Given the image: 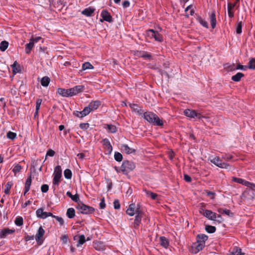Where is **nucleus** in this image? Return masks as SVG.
Listing matches in <instances>:
<instances>
[{
  "mask_svg": "<svg viewBox=\"0 0 255 255\" xmlns=\"http://www.w3.org/2000/svg\"><path fill=\"white\" fill-rule=\"evenodd\" d=\"M48 189H49V186L47 184H43L41 187V190L43 193L47 192L48 190Z\"/></svg>",
  "mask_w": 255,
  "mask_h": 255,
  "instance_id": "obj_57",
  "label": "nucleus"
},
{
  "mask_svg": "<svg viewBox=\"0 0 255 255\" xmlns=\"http://www.w3.org/2000/svg\"><path fill=\"white\" fill-rule=\"evenodd\" d=\"M121 149L127 154H130L135 151L133 148H130L127 144H123Z\"/></svg>",
  "mask_w": 255,
  "mask_h": 255,
  "instance_id": "obj_23",
  "label": "nucleus"
},
{
  "mask_svg": "<svg viewBox=\"0 0 255 255\" xmlns=\"http://www.w3.org/2000/svg\"><path fill=\"white\" fill-rule=\"evenodd\" d=\"M224 67L228 71H232L236 70L235 65L234 64H226L224 65Z\"/></svg>",
  "mask_w": 255,
  "mask_h": 255,
  "instance_id": "obj_40",
  "label": "nucleus"
},
{
  "mask_svg": "<svg viewBox=\"0 0 255 255\" xmlns=\"http://www.w3.org/2000/svg\"><path fill=\"white\" fill-rule=\"evenodd\" d=\"M130 107L136 113L139 115H141L143 113L142 110L135 104H130Z\"/></svg>",
  "mask_w": 255,
  "mask_h": 255,
  "instance_id": "obj_27",
  "label": "nucleus"
},
{
  "mask_svg": "<svg viewBox=\"0 0 255 255\" xmlns=\"http://www.w3.org/2000/svg\"><path fill=\"white\" fill-rule=\"evenodd\" d=\"M17 64V62L15 61L13 63V64L11 65L12 72L14 74H15L17 73L20 72V67H17L16 65Z\"/></svg>",
  "mask_w": 255,
  "mask_h": 255,
  "instance_id": "obj_35",
  "label": "nucleus"
},
{
  "mask_svg": "<svg viewBox=\"0 0 255 255\" xmlns=\"http://www.w3.org/2000/svg\"><path fill=\"white\" fill-rule=\"evenodd\" d=\"M15 232L14 229H9L8 228H4L0 230V238H5L8 235L12 234Z\"/></svg>",
  "mask_w": 255,
  "mask_h": 255,
  "instance_id": "obj_17",
  "label": "nucleus"
},
{
  "mask_svg": "<svg viewBox=\"0 0 255 255\" xmlns=\"http://www.w3.org/2000/svg\"><path fill=\"white\" fill-rule=\"evenodd\" d=\"M8 42L6 41H2L0 43V50L4 51L8 47Z\"/></svg>",
  "mask_w": 255,
  "mask_h": 255,
  "instance_id": "obj_34",
  "label": "nucleus"
},
{
  "mask_svg": "<svg viewBox=\"0 0 255 255\" xmlns=\"http://www.w3.org/2000/svg\"><path fill=\"white\" fill-rule=\"evenodd\" d=\"M89 127V124L88 123H81L80 124V128L86 130Z\"/></svg>",
  "mask_w": 255,
  "mask_h": 255,
  "instance_id": "obj_58",
  "label": "nucleus"
},
{
  "mask_svg": "<svg viewBox=\"0 0 255 255\" xmlns=\"http://www.w3.org/2000/svg\"><path fill=\"white\" fill-rule=\"evenodd\" d=\"M209 160L216 166L225 169H229L230 165L224 162L219 156L211 157L209 158Z\"/></svg>",
  "mask_w": 255,
  "mask_h": 255,
  "instance_id": "obj_4",
  "label": "nucleus"
},
{
  "mask_svg": "<svg viewBox=\"0 0 255 255\" xmlns=\"http://www.w3.org/2000/svg\"><path fill=\"white\" fill-rule=\"evenodd\" d=\"M14 222L17 226H20L23 224V219L21 217H18L15 219Z\"/></svg>",
  "mask_w": 255,
  "mask_h": 255,
  "instance_id": "obj_47",
  "label": "nucleus"
},
{
  "mask_svg": "<svg viewBox=\"0 0 255 255\" xmlns=\"http://www.w3.org/2000/svg\"><path fill=\"white\" fill-rule=\"evenodd\" d=\"M207 239L208 236L205 234H199L197 236V241L204 243V244Z\"/></svg>",
  "mask_w": 255,
  "mask_h": 255,
  "instance_id": "obj_29",
  "label": "nucleus"
},
{
  "mask_svg": "<svg viewBox=\"0 0 255 255\" xmlns=\"http://www.w3.org/2000/svg\"><path fill=\"white\" fill-rule=\"evenodd\" d=\"M244 76V74L242 73L238 72L235 75L232 77V80L235 82H239L241 80V78Z\"/></svg>",
  "mask_w": 255,
  "mask_h": 255,
  "instance_id": "obj_33",
  "label": "nucleus"
},
{
  "mask_svg": "<svg viewBox=\"0 0 255 255\" xmlns=\"http://www.w3.org/2000/svg\"><path fill=\"white\" fill-rule=\"evenodd\" d=\"M210 21L212 28H214L216 25V18L215 11H212L210 14Z\"/></svg>",
  "mask_w": 255,
  "mask_h": 255,
  "instance_id": "obj_21",
  "label": "nucleus"
},
{
  "mask_svg": "<svg viewBox=\"0 0 255 255\" xmlns=\"http://www.w3.org/2000/svg\"><path fill=\"white\" fill-rule=\"evenodd\" d=\"M84 90V86L83 85H77L69 89L70 97L76 95L82 92Z\"/></svg>",
  "mask_w": 255,
  "mask_h": 255,
  "instance_id": "obj_12",
  "label": "nucleus"
},
{
  "mask_svg": "<svg viewBox=\"0 0 255 255\" xmlns=\"http://www.w3.org/2000/svg\"><path fill=\"white\" fill-rule=\"evenodd\" d=\"M50 78L47 76L43 77L41 80V84L43 87H47L50 83Z\"/></svg>",
  "mask_w": 255,
  "mask_h": 255,
  "instance_id": "obj_31",
  "label": "nucleus"
},
{
  "mask_svg": "<svg viewBox=\"0 0 255 255\" xmlns=\"http://www.w3.org/2000/svg\"><path fill=\"white\" fill-rule=\"evenodd\" d=\"M94 248L96 250L99 251H103L104 250V246L102 244L99 242L94 244Z\"/></svg>",
  "mask_w": 255,
  "mask_h": 255,
  "instance_id": "obj_43",
  "label": "nucleus"
},
{
  "mask_svg": "<svg viewBox=\"0 0 255 255\" xmlns=\"http://www.w3.org/2000/svg\"><path fill=\"white\" fill-rule=\"evenodd\" d=\"M6 136L7 138L13 140L16 137V134L14 132L9 131L7 133Z\"/></svg>",
  "mask_w": 255,
  "mask_h": 255,
  "instance_id": "obj_49",
  "label": "nucleus"
},
{
  "mask_svg": "<svg viewBox=\"0 0 255 255\" xmlns=\"http://www.w3.org/2000/svg\"><path fill=\"white\" fill-rule=\"evenodd\" d=\"M69 91V89L58 88L57 93L63 97H70V92Z\"/></svg>",
  "mask_w": 255,
  "mask_h": 255,
  "instance_id": "obj_20",
  "label": "nucleus"
},
{
  "mask_svg": "<svg viewBox=\"0 0 255 255\" xmlns=\"http://www.w3.org/2000/svg\"><path fill=\"white\" fill-rule=\"evenodd\" d=\"M184 114L186 117L192 119L200 120L202 118H205V117L202 116L200 113H198L195 110L190 109L185 110Z\"/></svg>",
  "mask_w": 255,
  "mask_h": 255,
  "instance_id": "obj_6",
  "label": "nucleus"
},
{
  "mask_svg": "<svg viewBox=\"0 0 255 255\" xmlns=\"http://www.w3.org/2000/svg\"><path fill=\"white\" fill-rule=\"evenodd\" d=\"M64 175L65 178L70 179L72 178V173L69 169H66L64 171Z\"/></svg>",
  "mask_w": 255,
  "mask_h": 255,
  "instance_id": "obj_36",
  "label": "nucleus"
},
{
  "mask_svg": "<svg viewBox=\"0 0 255 255\" xmlns=\"http://www.w3.org/2000/svg\"><path fill=\"white\" fill-rule=\"evenodd\" d=\"M249 68L255 69V59H252L249 62Z\"/></svg>",
  "mask_w": 255,
  "mask_h": 255,
  "instance_id": "obj_53",
  "label": "nucleus"
},
{
  "mask_svg": "<svg viewBox=\"0 0 255 255\" xmlns=\"http://www.w3.org/2000/svg\"><path fill=\"white\" fill-rule=\"evenodd\" d=\"M232 180H233V181H234L237 183L241 184L242 185H244L247 186V188L248 187H249V186L250 185H251V182L247 181H246L243 179H242V178L233 177L232 178Z\"/></svg>",
  "mask_w": 255,
  "mask_h": 255,
  "instance_id": "obj_19",
  "label": "nucleus"
},
{
  "mask_svg": "<svg viewBox=\"0 0 255 255\" xmlns=\"http://www.w3.org/2000/svg\"><path fill=\"white\" fill-rule=\"evenodd\" d=\"M62 168L60 165H57L54 168L53 173V184L58 185L60 182V178L62 177Z\"/></svg>",
  "mask_w": 255,
  "mask_h": 255,
  "instance_id": "obj_5",
  "label": "nucleus"
},
{
  "mask_svg": "<svg viewBox=\"0 0 255 255\" xmlns=\"http://www.w3.org/2000/svg\"><path fill=\"white\" fill-rule=\"evenodd\" d=\"M144 118L149 123L154 126H162L163 125V121L154 113L151 112L144 113Z\"/></svg>",
  "mask_w": 255,
  "mask_h": 255,
  "instance_id": "obj_2",
  "label": "nucleus"
},
{
  "mask_svg": "<svg viewBox=\"0 0 255 255\" xmlns=\"http://www.w3.org/2000/svg\"><path fill=\"white\" fill-rule=\"evenodd\" d=\"M141 57L145 59H151V55L148 53L145 52L141 55Z\"/></svg>",
  "mask_w": 255,
  "mask_h": 255,
  "instance_id": "obj_62",
  "label": "nucleus"
},
{
  "mask_svg": "<svg viewBox=\"0 0 255 255\" xmlns=\"http://www.w3.org/2000/svg\"><path fill=\"white\" fill-rule=\"evenodd\" d=\"M102 143L106 153L111 154L113 150V147L109 140L108 138H105L103 140Z\"/></svg>",
  "mask_w": 255,
  "mask_h": 255,
  "instance_id": "obj_16",
  "label": "nucleus"
},
{
  "mask_svg": "<svg viewBox=\"0 0 255 255\" xmlns=\"http://www.w3.org/2000/svg\"><path fill=\"white\" fill-rule=\"evenodd\" d=\"M242 22L241 21L238 22L236 27V32L237 34L242 33Z\"/></svg>",
  "mask_w": 255,
  "mask_h": 255,
  "instance_id": "obj_52",
  "label": "nucleus"
},
{
  "mask_svg": "<svg viewBox=\"0 0 255 255\" xmlns=\"http://www.w3.org/2000/svg\"><path fill=\"white\" fill-rule=\"evenodd\" d=\"M41 103H42V99H37L36 102V108L37 109V111H39L40 107V105L41 104Z\"/></svg>",
  "mask_w": 255,
  "mask_h": 255,
  "instance_id": "obj_61",
  "label": "nucleus"
},
{
  "mask_svg": "<svg viewBox=\"0 0 255 255\" xmlns=\"http://www.w3.org/2000/svg\"><path fill=\"white\" fill-rule=\"evenodd\" d=\"M147 35L151 38H154L157 41L161 42L163 41V37L158 31L152 29H148L147 30Z\"/></svg>",
  "mask_w": 255,
  "mask_h": 255,
  "instance_id": "obj_8",
  "label": "nucleus"
},
{
  "mask_svg": "<svg viewBox=\"0 0 255 255\" xmlns=\"http://www.w3.org/2000/svg\"><path fill=\"white\" fill-rule=\"evenodd\" d=\"M106 207V204L105 202L104 198H102L101 199V202L100 203V207L101 209H104Z\"/></svg>",
  "mask_w": 255,
  "mask_h": 255,
  "instance_id": "obj_64",
  "label": "nucleus"
},
{
  "mask_svg": "<svg viewBox=\"0 0 255 255\" xmlns=\"http://www.w3.org/2000/svg\"><path fill=\"white\" fill-rule=\"evenodd\" d=\"M101 15L102 19H100V21L103 22V20L109 22L113 21V18L110 13L106 10H103L101 12Z\"/></svg>",
  "mask_w": 255,
  "mask_h": 255,
  "instance_id": "obj_13",
  "label": "nucleus"
},
{
  "mask_svg": "<svg viewBox=\"0 0 255 255\" xmlns=\"http://www.w3.org/2000/svg\"><path fill=\"white\" fill-rule=\"evenodd\" d=\"M101 102L99 100L92 101L89 104V106L90 108L91 111H94L97 110L99 107L101 105Z\"/></svg>",
  "mask_w": 255,
  "mask_h": 255,
  "instance_id": "obj_22",
  "label": "nucleus"
},
{
  "mask_svg": "<svg viewBox=\"0 0 255 255\" xmlns=\"http://www.w3.org/2000/svg\"><path fill=\"white\" fill-rule=\"evenodd\" d=\"M141 210L139 205H135L134 204H131L129 205L128 208L126 212L127 214L130 216H133L134 214L136 215V210Z\"/></svg>",
  "mask_w": 255,
  "mask_h": 255,
  "instance_id": "obj_10",
  "label": "nucleus"
},
{
  "mask_svg": "<svg viewBox=\"0 0 255 255\" xmlns=\"http://www.w3.org/2000/svg\"><path fill=\"white\" fill-rule=\"evenodd\" d=\"M66 195L70 197L73 201L78 203L80 201V199L77 194L73 195L69 191L67 192Z\"/></svg>",
  "mask_w": 255,
  "mask_h": 255,
  "instance_id": "obj_30",
  "label": "nucleus"
},
{
  "mask_svg": "<svg viewBox=\"0 0 255 255\" xmlns=\"http://www.w3.org/2000/svg\"><path fill=\"white\" fill-rule=\"evenodd\" d=\"M217 211L220 214H225L229 216H232L233 215V213L231 211L227 209L220 208L217 209Z\"/></svg>",
  "mask_w": 255,
  "mask_h": 255,
  "instance_id": "obj_28",
  "label": "nucleus"
},
{
  "mask_svg": "<svg viewBox=\"0 0 255 255\" xmlns=\"http://www.w3.org/2000/svg\"><path fill=\"white\" fill-rule=\"evenodd\" d=\"M55 153V152L54 150H53L52 149H49L47 151L46 156H49L52 157L54 155Z\"/></svg>",
  "mask_w": 255,
  "mask_h": 255,
  "instance_id": "obj_60",
  "label": "nucleus"
},
{
  "mask_svg": "<svg viewBox=\"0 0 255 255\" xmlns=\"http://www.w3.org/2000/svg\"><path fill=\"white\" fill-rule=\"evenodd\" d=\"M146 193L147 195L150 196L152 199L156 200L157 197V194L154 193H153L150 191H146Z\"/></svg>",
  "mask_w": 255,
  "mask_h": 255,
  "instance_id": "obj_51",
  "label": "nucleus"
},
{
  "mask_svg": "<svg viewBox=\"0 0 255 255\" xmlns=\"http://www.w3.org/2000/svg\"><path fill=\"white\" fill-rule=\"evenodd\" d=\"M198 21L203 26L206 28L208 27V24L206 20L203 19L201 17H199L198 18Z\"/></svg>",
  "mask_w": 255,
  "mask_h": 255,
  "instance_id": "obj_48",
  "label": "nucleus"
},
{
  "mask_svg": "<svg viewBox=\"0 0 255 255\" xmlns=\"http://www.w3.org/2000/svg\"><path fill=\"white\" fill-rule=\"evenodd\" d=\"M134 164L128 160L124 161L121 165L120 171L124 174H128V173L133 170L135 168Z\"/></svg>",
  "mask_w": 255,
  "mask_h": 255,
  "instance_id": "obj_3",
  "label": "nucleus"
},
{
  "mask_svg": "<svg viewBox=\"0 0 255 255\" xmlns=\"http://www.w3.org/2000/svg\"><path fill=\"white\" fill-rule=\"evenodd\" d=\"M12 183L11 182H7L5 185L4 193L6 194L9 193L10 189L11 187Z\"/></svg>",
  "mask_w": 255,
  "mask_h": 255,
  "instance_id": "obj_42",
  "label": "nucleus"
},
{
  "mask_svg": "<svg viewBox=\"0 0 255 255\" xmlns=\"http://www.w3.org/2000/svg\"><path fill=\"white\" fill-rule=\"evenodd\" d=\"M199 212L208 219L217 222L218 224L221 223L223 221V219L220 214H217L211 210H204L202 208L200 209Z\"/></svg>",
  "mask_w": 255,
  "mask_h": 255,
  "instance_id": "obj_1",
  "label": "nucleus"
},
{
  "mask_svg": "<svg viewBox=\"0 0 255 255\" xmlns=\"http://www.w3.org/2000/svg\"><path fill=\"white\" fill-rule=\"evenodd\" d=\"M73 115L78 118H82L84 117L83 115L82 112H79L78 111H75L73 112Z\"/></svg>",
  "mask_w": 255,
  "mask_h": 255,
  "instance_id": "obj_56",
  "label": "nucleus"
},
{
  "mask_svg": "<svg viewBox=\"0 0 255 255\" xmlns=\"http://www.w3.org/2000/svg\"><path fill=\"white\" fill-rule=\"evenodd\" d=\"M114 206L115 209H119L120 208L121 205L119 200L116 199L114 200Z\"/></svg>",
  "mask_w": 255,
  "mask_h": 255,
  "instance_id": "obj_55",
  "label": "nucleus"
},
{
  "mask_svg": "<svg viewBox=\"0 0 255 255\" xmlns=\"http://www.w3.org/2000/svg\"><path fill=\"white\" fill-rule=\"evenodd\" d=\"M51 217L55 218L59 223L61 226H62L64 224V220L61 217L53 215V214Z\"/></svg>",
  "mask_w": 255,
  "mask_h": 255,
  "instance_id": "obj_50",
  "label": "nucleus"
},
{
  "mask_svg": "<svg viewBox=\"0 0 255 255\" xmlns=\"http://www.w3.org/2000/svg\"><path fill=\"white\" fill-rule=\"evenodd\" d=\"M94 68L93 65L89 62H85L82 65V70L92 69Z\"/></svg>",
  "mask_w": 255,
  "mask_h": 255,
  "instance_id": "obj_37",
  "label": "nucleus"
},
{
  "mask_svg": "<svg viewBox=\"0 0 255 255\" xmlns=\"http://www.w3.org/2000/svg\"><path fill=\"white\" fill-rule=\"evenodd\" d=\"M77 209L80 212L84 214H91L94 212L95 209L92 207L87 206L84 204H79L78 205Z\"/></svg>",
  "mask_w": 255,
  "mask_h": 255,
  "instance_id": "obj_9",
  "label": "nucleus"
},
{
  "mask_svg": "<svg viewBox=\"0 0 255 255\" xmlns=\"http://www.w3.org/2000/svg\"><path fill=\"white\" fill-rule=\"evenodd\" d=\"M91 111H92L89 106L85 107L83 110L82 111L84 117L88 115Z\"/></svg>",
  "mask_w": 255,
  "mask_h": 255,
  "instance_id": "obj_45",
  "label": "nucleus"
},
{
  "mask_svg": "<svg viewBox=\"0 0 255 255\" xmlns=\"http://www.w3.org/2000/svg\"><path fill=\"white\" fill-rule=\"evenodd\" d=\"M243 195L249 199H253L255 197V184L251 183L243 193Z\"/></svg>",
  "mask_w": 255,
  "mask_h": 255,
  "instance_id": "obj_7",
  "label": "nucleus"
},
{
  "mask_svg": "<svg viewBox=\"0 0 255 255\" xmlns=\"http://www.w3.org/2000/svg\"><path fill=\"white\" fill-rule=\"evenodd\" d=\"M45 234V231L42 228V226H40L37 231L35 235V240L37 242V244L39 245H41L43 243V237Z\"/></svg>",
  "mask_w": 255,
  "mask_h": 255,
  "instance_id": "obj_11",
  "label": "nucleus"
},
{
  "mask_svg": "<svg viewBox=\"0 0 255 255\" xmlns=\"http://www.w3.org/2000/svg\"><path fill=\"white\" fill-rule=\"evenodd\" d=\"M34 43L33 41L30 40V41L28 43H27L25 45V53L26 54H29L32 48L34 47Z\"/></svg>",
  "mask_w": 255,
  "mask_h": 255,
  "instance_id": "obj_25",
  "label": "nucleus"
},
{
  "mask_svg": "<svg viewBox=\"0 0 255 255\" xmlns=\"http://www.w3.org/2000/svg\"><path fill=\"white\" fill-rule=\"evenodd\" d=\"M21 169V166L19 164H16L14 166L13 168L12 169V171L14 173H16L17 172H19Z\"/></svg>",
  "mask_w": 255,
  "mask_h": 255,
  "instance_id": "obj_54",
  "label": "nucleus"
},
{
  "mask_svg": "<svg viewBox=\"0 0 255 255\" xmlns=\"http://www.w3.org/2000/svg\"><path fill=\"white\" fill-rule=\"evenodd\" d=\"M108 132L111 133H115L117 131V128L113 125H107Z\"/></svg>",
  "mask_w": 255,
  "mask_h": 255,
  "instance_id": "obj_38",
  "label": "nucleus"
},
{
  "mask_svg": "<svg viewBox=\"0 0 255 255\" xmlns=\"http://www.w3.org/2000/svg\"><path fill=\"white\" fill-rule=\"evenodd\" d=\"M232 255H244V254L242 253V250L240 248L236 247L233 249Z\"/></svg>",
  "mask_w": 255,
  "mask_h": 255,
  "instance_id": "obj_41",
  "label": "nucleus"
},
{
  "mask_svg": "<svg viewBox=\"0 0 255 255\" xmlns=\"http://www.w3.org/2000/svg\"><path fill=\"white\" fill-rule=\"evenodd\" d=\"M137 210H138L137 209ZM143 216V212L141 210H136V215L134 221V227L137 228L141 222V218Z\"/></svg>",
  "mask_w": 255,
  "mask_h": 255,
  "instance_id": "obj_15",
  "label": "nucleus"
},
{
  "mask_svg": "<svg viewBox=\"0 0 255 255\" xmlns=\"http://www.w3.org/2000/svg\"><path fill=\"white\" fill-rule=\"evenodd\" d=\"M85 242V237L84 235H82L79 236V239L78 241V244L77 245V247H79L80 246L83 245Z\"/></svg>",
  "mask_w": 255,
  "mask_h": 255,
  "instance_id": "obj_46",
  "label": "nucleus"
},
{
  "mask_svg": "<svg viewBox=\"0 0 255 255\" xmlns=\"http://www.w3.org/2000/svg\"><path fill=\"white\" fill-rule=\"evenodd\" d=\"M115 159L116 161L120 162L123 159V156L121 153L119 152H116L114 155Z\"/></svg>",
  "mask_w": 255,
  "mask_h": 255,
  "instance_id": "obj_44",
  "label": "nucleus"
},
{
  "mask_svg": "<svg viewBox=\"0 0 255 255\" xmlns=\"http://www.w3.org/2000/svg\"><path fill=\"white\" fill-rule=\"evenodd\" d=\"M205 244L203 242H199L196 241L192 245V248L195 250V253H197L201 251L205 247Z\"/></svg>",
  "mask_w": 255,
  "mask_h": 255,
  "instance_id": "obj_18",
  "label": "nucleus"
},
{
  "mask_svg": "<svg viewBox=\"0 0 255 255\" xmlns=\"http://www.w3.org/2000/svg\"><path fill=\"white\" fill-rule=\"evenodd\" d=\"M66 215L69 218H73L75 216V210L73 208H68L67 210Z\"/></svg>",
  "mask_w": 255,
  "mask_h": 255,
  "instance_id": "obj_32",
  "label": "nucleus"
},
{
  "mask_svg": "<svg viewBox=\"0 0 255 255\" xmlns=\"http://www.w3.org/2000/svg\"><path fill=\"white\" fill-rule=\"evenodd\" d=\"M36 214L38 218L41 219H46L48 217L52 216V214L50 212H44L43 209L39 208L36 211Z\"/></svg>",
  "mask_w": 255,
  "mask_h": 255,
  "instance_id": "obj_14",
  "label": "nucleus"
},
{
  "mask_svg": "<svg viewBox=\"0 0 255 255\" xmlns=\"http://www.w3.org/2000/svg\"><path fill=\"white\" fill-rule=\"evenodd\" d=\"M222 158L225 160L229 161L233 158V156L230 154H225L222 156Z\"/></svg>",
  "mask_w": 255,
  "mask_h": 255,
  "instance_id": "obj_59",
  "label": "nucleus"
},
{
  "mask_svg": "<svg viewBox=\"0 0 255 255\" xmlns=\"http://www.w3.org/2000/svg\"><path fill=\"white\" fill-rule=\"evenodd\" d=\"M160 244L161 246L164 248H167L169 246V242L168 240L164 237H161L159 239Z\"/></svg>",
  "mask_w": 255,
  "mask_h": 255,
  "instance_id": "obj_26",
  "label": "nucleus"
},
{
  "mask_svg": "<svg viewBox=\"0 0 255 255\" xmlns=\"http://www.w3.org/2000/svg\"><path fill=\"white\" fill-rule=\"evenodd\" d=\"M95 9L93 7H88L84 9L82 11V14L86 15L87 16H90L92 13L94 12Z\"/></svg>",
  "mask_w": 255,
  "mask_h": 255,
  "instance_id": "obj_24",
  "label": "nucleus"
},
{
  "mask_svg": "<svg viewBox=\"0 0 255 255\" xmlns=\"http://www.w3.org/2000/svg\"><path fill=\"white\" fill-rule=\"evenodd\" d=\"M61 241H62L63 244H66L67 243L68 236L66 235H63L61 237Z\"/></svg>",
  "mask_w": 255,
  "mask_h": 255,
  "instance_id": "obj_63",
  "label": "nucleus"
},
{
  "mask_svg": "<svg viewBox=\"0 0 255 255\" xmlns=\"http://www.w3.org/2000/svg\"><path fill=\"white\" fill-rule=\"evenodd\" d=\"M205 230L209 233H214L216 231V228L211 225H206Z\"/></svg>",
  "mask_w": 255,
  "mask_h": 255,
  "instance_id": "obj_39",
  "label": "nucleus"
}]
</instances>
